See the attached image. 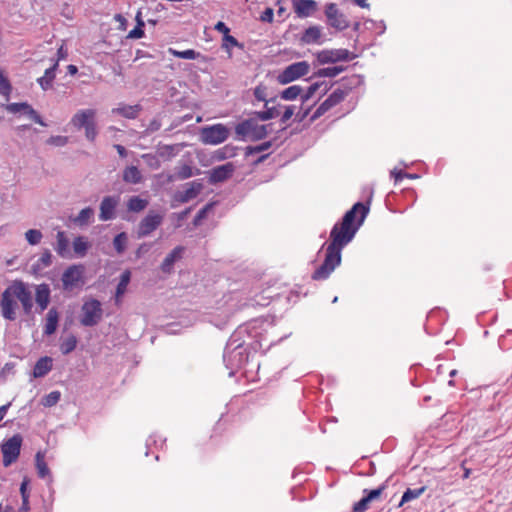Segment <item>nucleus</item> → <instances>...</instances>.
Segmentation results:
<instances>
[{"label":"nucleus","instance_id":"13d9d810","mask_svg":"<svg viewBox=\"0 0 512 512\" xmlns=\"http://www.w3.org/2000/svg\"><path fill=\"white\" fill-rule=\"evenodd\" d=\"M84 129L85 137L87 138V140H89L90 142H94L98 134L95 119L93 121H90V123L87 126H85Z\"/></svg>","mask_w":512,"mask_h":512},{"label":"nucleus","instance_id":"5fc2aeb1","mask_svg":"<svg viewBox=\"0 0 512 512\" xmlns=\"http://www.w3.org/2000/svg\"><path fill=\"white\" fill-rule=\"evenodd\" d=\"M42 237V232L38 229H30L25 233V238L30 245L39 244Z\"/></svg>","mask_w":512,"mask_h":512},{"label":"nucleus","instance_id":"b1692460","mask_svg":"<svg viewBox=\"0 0 512 512\" xmlns=\"http://www.w3.org/2000/svg\"><path fill=\"white\" fill-rule=\"evenodd\" d=\"M322 36V30L319 26H310L307 29L304 30L300 40L303 44L309 45V44H320Z\"/></svg>","mask_w":512,"mask_h":512},{"label":"nucleus","instance_id":"f8f14e48","mask_svg":"<svg viewBox=\"0 0 512 512\" xmlns=\"http://www.w3.org/2000/svg\"><path fill=\"white\" fill-rule=\"evenodd\" d=\"M324 13L329 26L339 31H343L349 27V21L346 16L339 11L335 3L326 4Z\"/></svg>","mask_w":512,"mask_h":512},{"label":"nucleus","instance_id":"338daca9","mask_svg":"<svg viewBox=\"0 0 512 512\" xmlns=\"http://www.w3.org/2000/svg\"><path fill=\"white\" fill-rule=\"evenodd\" d=\"M143 159L151 168L158 169L160 167V161L158 160L156 155L144 154Z\"/></svg>","mask_w":512,"mask_h":512},{"label":"nucleus","instance_id":"f257e3e1","mask_svg":"<svg viewBox=\"0 0 512 512\" xmlns=\"http://www.w3.org/2000/svg\"><path fill=\"white\" fill-rule=\"evenodd\" d=\"M369 213V204L355 203L341 221L336 223L330 232V243L326 247L322 264L312 273L315 281L326 280L341 264L342 249L349 244Z\"/></svg>","mask_w":512,"mask_h":512},{"label":"nucleus","instance_id":"c756f323","mask_svg":"<svg viewBox=\"0 0 512 512\" xmlns=\"http://www.w3.org/2000/svg\"><path fill=\"white\" fill-rule=\"evenodd\" d=\"M123 180L126 183L138 184L142 180V175L138 167L128 166L123 171Z\"/></svg>","mask_w":512,"mask_h":512},{"label":"nucleus","instance_id":"f3484780","mask_svg":"<svg viewBox=\"0 0 512 512\" xmlns=\"http://www.w3.org/2000/svg\"><path fill=\"white\" fill-rule=\"evenodd\" d=\"M185 247L176 246L162 261L160 269L165 274H171L174 270L175 262L182 259Z\"/></svg>","mask_w":512,"mask_h":512},{"label":"nucleus","instance_id":"4c0bfd02","mask_svg":"<svg viewBox=\"0 0 512 512\" xmlns=\"http://www.w3.org/2000/svg\"><path fill=\"white\" fill-rule=\"evenodd\" d=\"M426 491V486H422L420 488L411 489L407 488L401 498L399 503V507H401L404 503L410 502L414 499L419 498Z\"/></svg>","mask_w":512,"mask_h":512},{"label":"nucleus","instance_id":"49530a36","mask_svg":"<svg viewBox=\"0 0 512 512\" xmlns=\"http://www.w3.org/2000/svg\"><path fill=\"white\" fill-rule=\"evenodd\" d=\"M333 107H335L333 103L329 100V98H326L312 114L310 122H314Z\"/></svg>","mask_w":512,"mask_h":512},{"label":"nucleus","instance_id":"69168bd1","mask_svg":"<svg viewBox=\"0 0 512 512\" xmlns=\"http://www.w3.org/2000/svg\"><path fill=\"white\" fill-rule=\"evenodd\" d=\"M29 484H30L29 477L24 476L23 480H22V482L20 484L21 498H29L30 497V493H29V490H28Z\"/></svg>","mask_w":512,"mask_h":512},{"label":"nucleus","instance_id":"e433bc0d","mask_svg":"<svg viewBox=\"0 0 512 512\" xmlns=\"http://www.w3.org/2000/svg\"><path fill=\"white\" fill-rule=\"evenodd\" d=\"M252 115L256 116L260 121H268L279 116V110L276 106H265L264 111H254Z\"/></svg>","mask_w":512,"mask_h":512},{"label":"nucleus","instance_id":"a878e982","mask_svg":"<svg viewBox=\"0 0 512 512\" xmlns=\"http://www.w3.org/2000/svg\"><path fill=\"white\" fill-rule=\"evenodd\" d=\"M57 243L55 250L57 254L62 258H71L70 250H69V240L66 237L64 231H58L56 235Z\"/></svg>","mask_w":512,"mask_h":512},{"label":"nucleus","instance_id":"4468645a","mask_svg":"<svg viewBox=\"0 0 512 512\" xmlns=\"http://www.w3.org/2000/svg\"><path fill=\"white\" fill-rule=\"evenodd\" d=\"M235 165L232 162H227L223 165L216 166L209 171L208 182L211 185H216L230 179L235 172Z\"/></svg>","mask_w":512,"mask_h":512},{"label":"nucleus","instance_id":"393cba45","mask_svg":"<svg viewBox=\"0 0 512 512\" xmlns=\"http://www.w3.org/2000/svg\"><path fill=\"white\" fill-rule=\"evenodd\" d=\"M59 322V313L55 307L49 309L46 314V323L44 326V334L52 335L55 333Z\"/></svg>","mask_w":512,"mask_h":512},{"label":"nucleus","instance_id":"7ed1b4c3","mask_svg":"<svg viewBox=\"0 0 512 512\" xmlns=\"http://www.w3.org/2000/svg\"><path fill=\"white\" fill-rule=\"evenodd\" d=\"M258 120L253 115L238 122L234 127L236 139L252 142L265 139L271 131L272 124H259Z\"/></svg>","mask_w":512,"mask_h":512},{"label":"nucleus","instance_id":"4d7b16f0","mask_svg":"<svg viewBox=\"0 0 512 512\" xmlns=\"http://www.w3.org/2000/svg\"><path fill=\"white\" fill-rule=\"evenodd\" d=\"M371 502L372 500L366 494H364V497L353 505L351 512H365L368 510Z\"/></svg>","mask_w":512,"mask_h":512},{"label":"nucleus","instance_id":"6e6d98bb","mask_svg":"<svg viewBox=\"0 0 512 512\" xmlns=\"http://www.w3.org/2000/svg\"><path fill=\"white\" fill-rule=\"evenodd\" d=\"M60 397L61 393L59 391H52L44 396L42 404L46 407H52L59 402Z\"/></svg>","mask_w":512,"mask_h":512},{"label":"nucleus","instance_id":"de8ad7c7","mask_svg":"<svg viewBox=\"0 0 512 512\" xmlns=\"http://www.w3.org/2000/svg\"><path fill=\"white\" fill-rule=\"evenodd\" d=\"M333 107H335L333 103L329 100V98H326L312 114L310 122H314Z\"/></svg>","mask_w":512,"mask_h":512},{"label":"nucleus","instance_id":"3c124183","mask_svg":"<svg viewBox=\"0 0 512 512\" xmlns=\"http://www.w3.org/2000/svg\"><path fill=\"white\" fill-rule=\"evenodd\" d=\"M272 144H273L272 141H265L256 146H248L245 149V156L249 157L250 155L269 150L272 147Z\"/></svg>","mask_w":512,"mask_h":512},{"label":"nucleus","instance_id":"58836bf2","mask_svg":"<svg viewBox=\"0 0 512 512\" xmlns=\"http://www.w3.org/2000/svg\"><path fill=\"white\" fill-rule=\"evenodd\" d=\"M52 264V254L51 252L46 249L41 256L38 258V260L32 265V269L36 271H40L44 268L49 267Z\"/></svg>","mask_w":512,"mask_h":512},{"label":"nucleus","instance_id":"6e6552de","mask_svg":"<svg viewBox=\"0 0 512 512\" xmlns=\"http://www.w3.org/2000/svg\"><path fill=\"white\" fill-rule=\"evenodd\" d=\"M22 442V435L17 433L2 443L1 451L3 454L4 467H9L10 465L17 461L21 452Z\"/></svg>","mask_w":512,"mask_h":512},{"label":"nucleus","instance_id":"9b49d317","mask_svg":"<svg viewBox=\"0 0 512 512\" xmlns=\"http://www.w3.org/2000/svg\"><path fill=\"white\" fill-rule=\"evenodd\" d=\"M356 55L350 53L347 49L322 50L316 54V60L319 65L334 64L339 61H350Z\"/></svg>","mask_w":512,"mask_h":512},{"label":"nucleus","instance_id":"ea45409f","mask_svg":"<svg viewBox=\"0 0 512 512\" xmlns=\"http://www.w3.org/2000/svg\"><path fill=\"white\" fill-rule=\"evenodd\" d=\"M346 68L344 66H333V67H326L321 68L317 70L313 77H329L333 78L342 73Z\"/></svg>","mask_w":512,"mask_h":512},{"label":"nucleus","instance_id":"bb28decb","mask_svg":"<svg viewBox=\"0 0 512 512\" xmlns=\"http://www.w3.org/2000/svg\"><path fill=\"white\" fill-rule=\"evenodd\" d=\"M238 147L232 144H227L218 150H216L213 154V159L217 161H223L229 158H233L237 155Z\"/></svg>","mask_w":512,"mask_h":512},{"label":"nucleus","instance_id":"a18cd8bd","mask_svg":"<svg viewBox=\"0 0 512 512\" xmlns=\"http://www.w3.org/2000/svg\"><path fill=\"white\" fill-rule=\"evenodd\" d=\"M333 107H335L333 103L329 100V98H326L312 114L310 122H314Z\"/></svg>","mask_w":512,"mask_h":512},{"label":"nucleus","instance_id":"4be33fe9","mask_svg":"<svg viewBox=\"0 0 512 512\" xmlns=\"http://www.w3.org/2000/svg\"><path fill=\"white\" fill-rule=\"evenodd\" d=\"M57 69H58V60H55L54 64L45 70L44 75L37 79V83L40 85L42 90L47 91L52 88L53 81L56 77Z\"/></svg>","mask_w":512,"mask_h":512},{"label":"nucleus","instance_id":"0e129e2a","mask_svg":"<svg viewBox=\"0 0 512 512\" xmlns=\"http://www.w3.org/2000/svg\"><path fill=\"white\" fill-rule=\"evenodd\" d=\"M145 24L136 25L129 33L127 38L131 39H139L144 36V29L143 27Z\"/></svg>","mask_w":512,"mask_h":512},{"label":"nucleus","instance_id":"680f3d73","mask_svg":"<svg viewBox=\"0 0 512 512\" xmlns=\"http://www.w3.org/2000/svg\"><path fill=\"white\" fill-rule=\"evenodd\" d=\"M345 95L339 88L335 89L327 98L333 103L334 106L338 105L345 99Z\"/></svg>","mask_w":512,"mask_h":512},{"label":"nucleus","instance_id":"473e14b6","mask_svg":"<svg viewBox=\"0 0 512 512\" xmlns=\"http://www.w3.org/2000/svg\"><path fill=\"white\" fill-rule=\"evenodd\" d=\"M148 204V200L139 196H132L127 201V209L130 212L139 213L143 211L148 206Z\"/></svg>","mask_w":512,"mask_h":512},{"label":"nucleus","instance_id":"20e7f679","mask_svg":"<svg viewBox=\"0 0 512 512\" xmlns=\"http://www.w3.org/2000/svg\"><path fill=\"white\" fill-rule=\"evenodd\" d=\"M234 336L235 335H233L227 343L223 354V360L226 363L227 368L231 370L242 367L248 358L246 349L243 346L244 343H237L234 345V343L237 342L236 340H233Z\"/></svg>","mask_w":512,"mask_h":512},{"label":"nucleus","instance_id":"72a5a7b5","mask_svg":"<svg viewBox=\"0 0 512 512\" xmlns=\"http://www.w3.org/2000/svg\"><path fill=\"white\" fill-rule=\"evenodd\" d=\"M94 217V210L91 207L82 209L79 214L73 219V222L80 226H87Z\"/></svg>","mask_w":512,"mask_h":512},{"label":"nucleus","instance_id":"f03ea898","mask_svg":"<svg viewBox=\"0 0 512 512\" xmlns=\"http://www.w3.org/2000/svg\"><path fill=\"white\" fill-rule=\"evenodd\" d=\"M15 299L20 301L26 315L32 312L33 299L31 291L23 281L15 280L3 291L0 298L1 314L6 320L14 321L16 319L15 310L17 302Z\"/></svg>","mask_w":512,"mask_h":512},{"label":"nucleus","instance_id":"864d4df0","mask_svg":"<svg viewBox=\"0 0 512 512\" xmlns=\"http://www.w3.org/2000/svg\"><path fill=\"white\" fill-rule=\"evenodd\" d=\"M230 47H239L243 49V44L240 43L234 36L230 35V33H228L227 35L223 36L222 48L229 53V56H231Z\"/></svg>","mask_w":512,"mask_h":512},{"label":"nucleus","instance_id":"423d86ee","mask_svg":"<svg viewBox=\"0 0 512 512\" xmlns=\"http://www.w3.org/2000/svg\"><path fill=\"white\" fill-rule=\"evenodd\" d=\"M230 136V129L224 124L217 123L200 129V141L206 145H218Z\"/></svg>","mask_w":512,"mask_h":512},{"label":"nucleus","instance_id":"37998d69","mask_svg":"<svg viewBox=\"0 0 512 512\" xmlns=\"http://www.w3.org/2000/svg\"><path fill=\"white\" fill-rule=\"evenodd\" d=\"M169 53L177 58L187 59V60H194V59H197L200 57V53L193 49L178 51L176 49L169 48Z\"/></svg>","mask_w":512,"mask_h":512},{"label":"nucleus","instance_id":"e2e57ef3","mask_svg":"<svg viewBox=\"0 0 512 512\" xmlns=\"http://www.w3.org/2000/svg\"><path fill=\"white\" fill-rule=\"evenodd\" d=\"M211 206H212L211 204H207L197 212V214L195 215L194 220H193L194 225L197 226L201 223V221L206 217L207 212L209 211Z\"/></svg>","mask_w":512,"mask_h":512},{"label":"nucleus","instance_id":"39448f33","mask_svg":"<svg viewBox=\"0 0 512 512\" xmlns=\"http://www.w3.org/2000/svg\"><path fill=\"white\" fill-rule=\"evenodd\" d=\"M84 273L85 267L82 264L69 266L61 276L62 289L68 292L81 289L85 284Z\"/></svg>","mask_w":512,"mask_h":512},{"label":"nucleus","instance_id":"a19ab883","mask_svg":"<svg viewBox=\"0 0 512 512\" xmlns=\"http://www.w3.org/2000/svg\"><path fill=\"white\" fill-rule=\"evenodd\" d=\"M128 243V235L126 232L117 234L113 239V247L118 254L125 252Z\"/></svg>","mask_w":512,"mask_h":512},{"label":"nucleus","instance_id":"09e8293b","mask_svg":"<svg viewBox=\"0 0 512 512\" xmlns=\"http://www.w3.org/2000/svg\"><path fill=\"white\" fill-rule=\"evenodd\" d=\"M253 94H254V97L258 101L265 102V106H267L269 103L275 102V99H276V98L267 99V88H266V86H264L262 84H260L254 88Z\"/></svg>","mask_w":512,"mask_h":512},{"label":"nucleus","instance_id":"6ab92c4d","mask_svg":"<svg viewBox=\"0 0 512 512\" xmlns=\"http://www.w3.org/2000/svg\"><path fill=\"white\" fill-rule=\"evenodd\" d=\"M143 107L140 104L127 105L125 103H119L116 108L112 109V114L120 115L126 119H136L142 112Z\"/></svg>","mask_w":512,"mask_h":512},{"label":"nucleus","instance_id":"ddd939ff","mask_svg":"<svg viewBox=\"0 0 512 512\" xmlns=\"http://www.w3.org/2000/svg\"><path fill=\"white\" fill-rule=\"evenodd\" d=\"M3 108L10 113H18L22 112L27 115L31 120L41 126H47V124L43 121L40 114L27 102H19V103H9L4 104Z\"/></svg>","mask_w":512,"mask_h":512},{"label":"nucleus","instance_id":"cd10ccee","mask_svg":"<svg viewBox=\"0 0 512 512\" xmlns=\"http://www.w3.org/2000/svg\"><path fill=\"white\" fill-rule=\"evenodd\" d=\"M72 246L75 256L82 258L87 254V251L90 247V243L84 236H77L74 238Z\"/></svg>","mask_w":512,"mask_h":512},{"label":"nucleus","instance_id":"2f4dec72","mask_svg":"<svg viewBox=\"0 0 512 512\" xmlns=\"http://www.w3.org/2000/svg\"><path fill=\"white\" fill-rule=\"evenodd\" d=\"M193 168L188 164H183L180 167L176 168V171L173 175L168 177V181H176V180H185L193 176Z\"/></svg>","mask_w":512,"mask_h":512},{"label":"nucleus","instance_id":"5701e85b","mask_svg":"<svg viewBox=\"0 0 512 512\" xmlns=\"http://www.w3.org/2000/svg\"><path fill=\"white\" fill-rule=\"evenodd\" d=\"M53 367V360L51 357L44 356L37 360L33 369V376L35 378H42L46 376Z\"/></svg>","mask_w":512,"mask_h":512},{"label":"nucleus","instance_id":"bf43d9fd","mask_svg":"<svg viewBox=\"0 0 512 512\" xmlns=\"http://www.w3.org/2000/svg\"><path fill=\"white\" fill-rule=\"evenodd\" d=\"M11 91L12 86L9 80L2 73H0V94L8 99Z\"/></svg>","mask_w":512,"mask_h":512},{"label":"nucleus","instance_id":"aec40b11","mask_svg":"<svg viewBox=\"0 0 512 512\" xmlns=\"http://www.w3.org/2000/svg\"><path fill=\"white\" fill-rule=\"evenodd\" d=\"M96 116V110L94 109H83L79 110L71 119V124L77 128L82 129L87 126L90 121H93Z\"/></svg>","mask_w":512,"mask_h":512},{"label":"nucleus","instance_id":"603ef678","mask_svg":"<svg viewBox=\"0 0 512 512\" xmlns=\"http://www.w3.org/2000/svg\"><path fill=\"white\" fill-rule=\"evenodd\" d=\"M388 487V480L384 481L381 485H379L376 489L368 490L364 489L363 493L366 494L372 501L378 500L382 493Z\"/></svg>","mask_w":512,"mask_h":512},{"label":"nucleus","instance_id":"2eb2a0df","mask_svg":"<svg viewBox=\"0 0 512 512\" xmlns=\"http://www.w3.org/2000/svg\"><path fill=\"white\" fill-rule=\"evenodd\" d=\"M187 186L188 187L184 191H178L175 193L174 198L176 201L180 203H187L196 198L204 188L202 180L200 179L187 183Z\"/></svg>","mask_w":512,"mask_h":512},{"label":"nucleus","instance_id":"c03bdc74","mask_svg":"<svg viewBox=\"0 0 512 512\" xmlns=\"http://www.w3.org/2000/svg\"><path fill=\"white\" fill-rule=\"evenodd\" d=\"M178 152L176 145H159L157 148V156L163 159H170Z\"/></svg>","mask_w":512,"mask_h":512},{"label":"nucleus","instance_id":"774afa93","mask_svg":"<svg viewBox=\"0 0 512 512\" xmlns=\"http://www.w3.org/2000/svg\"><path fill=\"white\" fill-rule=\"evenodd\" d=\"M294 113H295L294 105L285 106V111L280 118V122L282 124H285L294 115Z\"/></svg>","mask_w":512,"mask_h":512},{"label":"nucleus","instance_id":"412c9836","mask_svg":"<svg viewBox=\"0 0 512 512\" xmlns=\"http://www.w3.org/2000/svg\"><path fill=\"white\" fill-rule=\"evenodd\" d=\"M51 290L48 284L42 283L36 287L35 301L40 308V312L47 309L50 302Z\"/></svg>","mask_w":512,"mask_h":512},{"label":"nucleus","instance_id":"f704fd0d","mask_svg":"<svg viewBox=\"0 0 512 512\" xmlns=\"http://www.w3.org/2000/svg\"><path fill=\"white\" fill-rule=\"evenodd\" d=\"M324 85L323 94H326L330 87L325 82H316L310 85L306 91H303L301 94V102L302 104L306 103L309 99L313 97L316 91Z\"/></svg>","mask_w":512,"mask_h":512},{"label":"nucleus","instance_id":"1a4fd4ad","mask_svg":"<svg viewBox=\"0 0 512 512\" xmlns=\"http://www.w3.org/2000/svg\"><path fill=\"white\" fill-rule=\"evenodd\" d=\"M164 220V215L150 210L145 217L141 219L137 227V238L141 239L149 236L158 229Z\"/></svg>","mask_w":512,"mask_h":512},{"label":"nucleus","instance_id":"8fccbe9b","mask_svg":"<svg viewBox=\"0 0 512 512\" xmlns=\"http://www.w3.org/2000/svg\"><path fill=\"white\" fill-rule=\"evenodd\" d=\"M129 282H130V272L128 270H126L121 274L120 281L117 284L116 297H120L126 292Z\"/></svg>","mask_w":512,"mask_h":512},{"label":"nucleus","instance_id":"c85d7f7f","mask_svg":"<svg viewBox=\"0 0 512 512\" xmlns=\"http://www.w3.org/2000/svg\"><path fill=\"white\" fill-rule=\"evenodd\" d=\"M35 466L39 478L45 479L51 475L50 469L45 462L44 454L41 451H38L35 455Z\"/></svg>","mask_w":512,"mask_h":512},{"label":"nucleus","instance_id":"a211bd4d","mask_svg":"<svg viewBox=\"0 0 512 512\" xmlns=\"http://www.w3.org/2000/svg\"><path fill=\"white\" fill-rule=\"evenodd\" d=\"M317 2L315 0H294L293 8L300 18H306L314 14L317 10Z\"/></svg>","mask_w":512,"mask_h":512},{"label":"nucleus","instance_id":"9d476101","mask_svg":"<svg viewBox=\"0 0 512 512\" xmlns=\"http://www.w3.org/2000/svg\"><path fill=\"white\" fill-rule=\"evenodd\" d=\"M310 65L306 61L288 65L277 77L280 84H288L308 74Z\"/></svg>","mask_w":512,"mask_h":512},{"label":"nucleus","instance_id":"79ce46f5","mask_svg":"<svg viewBox=\"0 0 512 512\" xmlns=\"http://www.w3.org/2000/svg\"><path fill=\"white\" fill-rule=\"evenodd\" d=\"M77 337L73 334L69 335L60 343V351L63 355H68L75 350L77 346Z\"/></svg>","mask_w":512,"mask_h":512},{"label":"nucleus","instance_id":"0eeeda50","mask_svg":"<svg viewBox=\"0 0 512 512\" xmlns=\"http://www.w3.org/2000/svg\"><path fill=\"white\" fill-rule=\"evenodd\" d=\"M81 312L80 323L85 327L96 326L103 317L101 302L94 298L83 303Z\"/></svg>","mask_w":512,"mask_h":512},{"label":"nucleus","instance_id":"c9c22d12","mask_svg":"<svg viewBox=\"0 0 512 512\" xmlns=\"http://www.w3.org/2000/svg\"><path fill=\"white\" fill-rule=\"evenodd\" d=\"M303 88L300 85H292L280 92V97L283 100L292 101L301 98Z\"/></svg>","mask_w":512,"mask_h":512},{"label":"nucleus","instance_id":"dca6fc26","mask_svg":"<svg viewBox=\"0 0 512 512\" xmlns=\"http://www.w3.org/2000/svg\"><path fill=\"white\" fill-rule=\"evenodd\" d=\"M119 203V198L114 196H105L100 203L99 219L109 221L115 218V210Z\"/></svg>","mask_w":512,"mask_h":512},{"label":"nucleus","instance_id":"7c9ffc66","mask_svg":"<svg viewBox=\"0 0 512 512\" xmlns=\"http://www.w3.org/2000/svg\"><path fill=\"white\" fill-rule=\"evenodd\" d=\"M361 82V79L358 75H353L351 77H344L340 81V86L338 87L345 96H347L353 88L358 86Z\"/></svg>","mask_w":512,"mask_h":512},{"label":"nucleus","instance_id":"052dcab7","mask_svg":"<svg viewBox=\"0 0 512 512\" xmlns=\"http://www.w3.org/2000/svg\"><path fill=\"white\" fill-rule=\"evenodd\" d=\"M69 142V138L67 136H51L47 139L46 143L49 145L57 146V147H63Z\"/></svg>","mask_w":512,"mask_h":512}]
</instances>
